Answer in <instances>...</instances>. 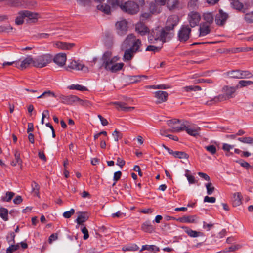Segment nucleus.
<instances>
[{"mask_svg":"<svg viewBox=\"0 0 253 253\" xmlns=\"http://www.w3.org/2000/svg\"><path fill=\"white\" fill-rule=\"evenodd\" d=\"M48 96H52L53 97H56V95L55 94V93L53 92H52L50 90H48V91H44V92H43L41 95L39 96L37 98H42L44 97H48Z\"/></svg>","mask_w":253,"mask_h":253,"instance_id":"45","label":"nucleus"},{"mask_svg":"<svg viewBox=\"0 0 253 253\" xmlns=\"http://www.w3.org/2000/svg\"><path fill=\"white\" fill-rule=\"evenodd\" d=\"M179 17L172 15L168 17L164 28L153 29L149 34L148 39L150 43H156L158 41L165 43L171 39L174 35V28L178 24Z\"/></svg>","mask_w":253,"mask_h":253,"instance_id":"1","label":"nucleus"},{"mask_svg":"<svg viewBox=\"0 0 253 253\" xmlns=\"http://www.w3.org/2000/svg\"><path fill=\"white\" fill-rule=\"evenodd\" d=\"M112 135L114 137V140L117 142L122 137V133L116 129L113 132Z\"/></svg>","mask_w":253,"mask_h":253,"instance_id":"53","label":"nucleus"},{"mask_svg":"<svg viewBox=\"0 0 253 253\" xmlns=\"http://www.w3.org/2000/svg\"><path fill=\"white\" fill-rule=\"evenodd\" d=\"M117 32L120 35L125 34L127 31V23L125 20L118 21L116 23Z\"/></svg>","mask_w":253,"mask_h":253,"instance_id":"12","label":"nucleus"},{"mask_svg":"<svg viewBox=\"0 0 253 253\" xmlns=\"http://www.w3.org/2000/svg\"><path fill=\"white\" fill-rule=\"evenodd\" d=\"M120 8L123 11L129 14H135L139 10L138 5L136 3L131 1L126 2L124 4H121Z\"/></svg>","mask_w":253,"mask_h":253,"instance_id":"5","label":"nucleus"},{"mask_svg":"<svg viewBox=\"0 0 253 253\" xmlns=\"http://www.w3.org/2000/svg\"><path fill=\"white\" fill-rule=\"evenodd\" d=\"M108 3L111 5L112 7H114L115 6H120V0H108Z\"/></svg>","mask_w":253,"mask_h":253,"instance_id":"60","label":"nucleus"},{"mask_svg":"<svg viewBox=\"0 0 253 253\" xmlns=\"http://www.w3.org/2000/svg\"><path fill=\"white\" fill-rule=\"evenodd\" d=\"M201 15L197 11H190L187 17V20L191 27H194L198 25L201 20Z\"/></svg>","mask_w":253,"mask_h":253,"instance_id":"6","label":"nucleus"},{"mask_svg":"<svg viewBox=\"0 0 253 253\" xmlns=\"http://www.w3.org/2000/svg\"><path fill=\"white\" fill-rule=\"evenodd\" d=\"M82 232L84 234L83 238L84 240H86L89 237L88 231L87 228L85 227L82 229Z\"/></svg>","mask_w":253,"mask_h":253,"instance_id":"61","label":"nucleus"},{"mask_svg":"<svg viewBox=\"0 0 253 253\" xmlns=\"http://www.w3.org/2000/svg\"><path fill=\"white\" fill-rule=\"evenodd\" d=\"M124 44L127 46L131 47L125 51L123 60L124 61H129L134 56L136 52L141 51L140 48L142 46L141 41L136 39L133 34H130L127 36L124 41Z\"/></svg>","mask_w":253,"mask_h":253,"instance_id":"2","label":"nucleus"},{"mask_svg":"<svg viewBox=\"0 0 253 253\" xmlns=\"http://www.w3.org/2000/svg\"><path fill=\"white\" fill-rule=\"evenodd\" d=\"M168 94L164 91H158L155 92V97L157 98L156 103L160 104L167 101Z\"/></svg>","mask_w":253,"mask_h":253,"instance_id":"17","label":"nucleus"},{"mask_svg":"<svg viewBox=\"0 0 253 253\" xmlns=\"http://www.w3.org/2000/svg\"><path fill=\"white\" fill-rule=\"evenodd\" d=\"M19 247V246L18 244L10 246L6 250V253H12L14 251L18 250Z\"/></svg>","mask_w":253,"mask_h":253,"instance_id":"55","label":"nucleus"},{"mask_svg":"<svg viewBox=\"0 0 253 253\" xmlns=\"http://www.w3.org/2000/svg\"><path fill=\"white\" fill-rule=\"evenodd\" d=\"M253 84V82L249 80H240L238 84L236 85V88H242L244 87L247 86L248 85H251Z\"/></svg>","mask_w":253,"mask_h":253,"instance_id":"30","label":"nucleus"},{"mask_svg":"<svg viewBox=\"0 0 253 253\" xmlns=\"http://www.w3.org/2000/svg\"><path fill=\"white\" fill-rule=\"evenodd\" d=\"M59 99L61 100V102L63 104L67 105H72L74 103L77 101L78 97L75 95H68L65 96L62 94H60L59 96Z\"/></svg>","mask_w":253,"mask_h":253,"instance_id":"14","label":"nucleus"},{"mask_svg":"<svg viewBox=\"0 0 253 253\" xmlns=\"http://www.w3.org/2000/svg\"><path fill=\"white\" fill-rule=\"evenodd\" d=\"M97 8L98 10L103 12L106 14H109L110 13V7L108 5L99 4L97 5Z\"/></svg>","mask_w":253,"mask_h":253,"instance_id":"33","label":"nucleus"},{"mask_svg":"<svg viewBox=\"0 0 253 253\" xmlns=\"http://www.w3.org/2000/svg\"><path fill=\"white\" fill-rule=\"evenodd\" d=\"M52 60L58 66L63 67L67 60L66 54L63 53L57 54L53 58H52Z\"/></svg>","mask_w":253,"mask_h":253,"instance_id":"11","label":"nucleus"},{"mask_svg":"<svg viewBox=\"0 0 253 253\" xmlns=\"http://www.w3.org/2000/svg\"><path fill=\"white\" fill-rule=\"evenodd\" d=\"M58 239V235L57 233L51 234L48 239V242L50 244H51L53 241L56 240Z\"/></svg>","mask_w":253,"mask_h":253,"instance_id":"64","label":"nucleus"},{"mask_svg":"<svg viewBox=\"0 0 253 253\" xmlns=\"http://www.w3.org/2000/svg\"><path fill=\"white\" fill-rule=\"evenodd\" d=\"M34 59L31 56H28L21 63L19 62H16V67L22 70L27 68L31 64L34 66Z\"/></svg>","mask_w":253,"mask_h":253,"instance_id":"10","label":"nucleus"},{"mask_svg":"<svg viewBox=\"0 0 253 253\" xmlns=\"http://www.w3.org/2000/svg\"><path fill=\"white\" fill-rule=\"evenodd\" d=\"M226 75L230 78L240 79V70H236L228 71L226 73Z\"/></svg>","mask_w":253,"mask_h":253,"instance_id":"28","label":"nucleus"},{"mask_svg":"<svg viewBox=\"0 0 253 253\" xmlns=\"http://www.w3.org/2000/svg\"><path fill=\"white\" fill-rule=\"evenodd\" d=\"M228 17V14L220 9L215 16V22L218 26H223Z\"/></svg>","mask_w":253,"mask_h":253,"instance_id":"9","label":"nucleus"},{"mask_svg":"<svg viewBox=\"0 0 253 253\" xmlns=\"http://www.w3.org/2000/svg\"><path fill=\"white\" fill-rule=\"evenodd\" d=\"M139 249L138 246L135 244L128 245L126 246H124L122 248V250L124 252L126 251H137Z\"/></svg>","mask_w":253,"mask_h":253,"instance_id":"31","label":"nucleus"},{"mask_svg":"<svg viewBox=\"0 0 253 253\" xmlns=\"http://www.w3.org/2000/svg\"><path fill=\"white\" fill-rule=\"evenodd\" d=\"M244 19L247 23H253V12L246 14Z\"/></svg>","mask_w":253,"mask_h":253,"instance_id":"51","label":"nucleus"},{"mask_svg":"<svg viewBox=\"0 0 253 253\" xmlns=\"http://www.w3.org/2000/svg\"><path fill=\"white\" fill-rule=\"evenodd\" d=\"M198 0H190L188 3V7L191 9H195L198 7Z\"/></svg>","mask_w":253,"mask_h":253,"instance_id":"49","label":"nucleus"},{"mask_svg":"<svg viewBox=\"0 0 253 253\" xmlns=\"http://www.w3.org/2000/svg\"><path fill=\"white\" fill-rule=\"evenodd\" d=\"M241 246L239 244L232 245L229 247L228 250L226 252H234L241 248Z\"/></svg>","mask_w":253,"mask_h":253,"instance_id":"59","label":"nucleus"},{"mask_svg":"<svg viewBox=\"0 0 253 253\" xmlns=\"http://www.w3.org/2000/svg\"><path fill=\"white\" fill-rule=\"evenodd\" d=\"M189 172V170H186V173L185 174V176L187 178V180L189 182V184H195L197 183V180L195 179V177L191 175H189L188 173Z\"/></svg>","mask_w":253,"mask_h":253,"instance_id":"46","label":"nucleus"},{"mask_svg":"<svg viewBox=\"0 0 253 253\" xmlns=\"http://www.w3.org/2000/svg\"><path fill=\"white\" fill-rule=\"evenodd\" d=\"M228 99L226 96L224 95H219L217 96H215L213 99L211 100V102H214V103H217L218 102L223 101Z\"/></svg>","mask_w":253,"mask_h":253,"instance_id":"42","label":"nucleus"},{"mask_svg":"<svg viewBox=\"0 0 253 253\" xmlns=\"http://www.w3.org/2000/svg\"><path fill=\"white\" fill-rule=\"evenodd\" d=\"M78 214L77 218L76 220L78 224L82 225L88 219V213L86 212L79 211L77 212Z\"/></svg>","mask_w":253,"mask_h":253,"instance_id":"18","label":"nucleus"},{"mask_svg":"<svg viewBox=\"0 0 253 253\" xmlns=\"http://www.w3.org/2000/svg\"><path fill=\"white\" fill-rule=\"evenodd\" d=\"M5 4L7 5L13 7H18L22 5L20 0H6Z\"/></svg>","mask_w":253,"mask_h":253,"instance_id":"29","label":"nucleus"},{"mask_svg":"<svg viewBox=\"0 0 253 253\" xmlns=\"http://www.w3.org/2000/svg\"><path fill=\"white\" fill-rule=\"evenodd\" d=\"M34 66L37 68H43L52 61V56L50 54H44L34 59Z\"/></svg>","mask_w":253,"mask_h":253,"instance_id":"4","label":"nucleus"},{"mask_svg":"<svg viewBox=\"0 0 253 253\" xmlns=\"http://www.w3.org/2000/svg\"><path fill=\"white\" fill-rule=\"evenodd\" d=\"M234 146L231 145L227 143H224L222 146V149L227 152H229L231 149L233 148Z\"/></svg>","mask_w":253,"mask_h":253,"instance_id":"63","label":"nucleus"},{"mask_svg":"<svg viewBox=\"0 0 253 253\" xmlns=\"http://www.w3.org/2000/svg\"><path fill=\"white\" fill-rule=\"evenodd\" d=\"M205 148L211 154H214L216 152V147L213 145H209L205 147Z\"/></svg>","mask_w":253,"mask_h":253,"instance_id":"54","label":"nucleus"},{"mask_svg":"<svg viewBox=\"0 0 253 253\" xmlns=\"http://www.w3.org/2000/svg\"><path fill=\"white\" fill-rule=\"evenodd\" d=\"M242 197L240 193H235L233 194L232 203L233 206H239L242 203Z\"/></svg>","mask_w":253,"mask_h":253,"instance_id":"25","label":"nucleus"},{"mask_svg":"<svg viewBox=\"0 0 253 253\" xmlns=\"http://www.w3.org/2000/svg\"><path fill=\"white\" fill-rule=\"evenodd\" d=\"M15 194L12 192H7L6 193V196L3 197L2 200L3 201L9 202L11 201L13 197L14 196Z\"/></svg>","mask_w":253,"mask_h":253,"instance_id":"50","label":"nucleus"},{"mask_svg":"<svg viewBox=\"0 0 253 253\" xmlns=\"http://www.w3.org/2000/svg\"><path fill=\"white\" fill-rule=\"evenodd\" d=\"M238 139L242 143L252 144L253 145V138L252 137H239Z\"/></svg>","mask_w":253,"mask_h":253,"instance_id":"43","label":"nucleus"},{"mask_svg":"<svg viewBox=\"0 0 253 253\" xmlns=\"http://www.w3.org/2000/svg\"><path fill=\"white\" fill-rule=\"evenodd\" d=\"M23 11H20L15 19V23L18 25H21L23 23V19L25 18Z\"/></svg>","mask_w":253,"mask_h":253,"instance_id":"37","label":"nucleus"},{"mask_svg":"<svg viewBox=\"0 0 253 253\" xmlns=\"http://www.w3.org/2000/svg\"><path fill=\"white\" fill-rule=\"evenodd\" d=\"M24 14H25V17H27L29 20H33V22L37 19V14L35 13H32L29 11H23Z\"/></svg>","mask_w":253,"mask_h":253,"instance_id":"35","label":"nucleus"},{"mask_svg":"<svg viewBox=\"0 0 253 253\" xmlns=\"http://www.w3.org/2000/svg\"><path fill=\"white\" fill-rule=\"evenodd\" d=\"M188 123L187 121H183L180 126H175L172 128L168 130V131L172 132H178L183 130H186Z\"/></svg>","mask_w":253,"mask_h":253,"instance_id":"21","label":"nucleus"},{"mask_svg":"<svg viewBox=\"0 0 253 253\" xmlns=\"http://www.w3.org/2000/svg\"><path fill=\"white\" fill-rule=\"evenodd\" d=\"M182 228L184 229L185 233H186L189 236L191 237H197L198 236L203 235V233L192 230L187 227L183 226L182 227Z\"/></svg>","mask_w":253,"mask_h":253,"instance_id":"23","label":"nucleus"},{"mask_svg":"<svg viewBox=\"0 0 253 253\" xmlns=\"http://www.w3.org/2000/svg\"><path fill=\"white\" fill-rule=\"evenodd\" d=\"M142 78L147 79V77L144 75L130 76L128 77V80L131 83H133L140 81Z\"/></svg>","mask_w":253,"mask_h":253,"instance_id":"36","label":"nucleus"},{"mask_svg":"<svg viewBox=\"0 0 253 253\" xmlns=\"http://www.w3.org/2000/svg\"><path fill=\"white\" fill-rule=\"evenodd\" d=\"M70 89H76L80 91L87 90L86 87L82 86L79 84H72L68 87Z\"/></svg>","mask_w":253,"mask_h":253,"instance_id":"47","label":"nucleus"},{"mask_svg":"<svg viewBox=\"0 0 253 253\" xmlns=\"http://www.w3.org/2000/svg\"><path fill=\"white\" fill-rule=\"evenodd\" d=\"M207 193L208 195H211L215 190V188L211 182H209L205 184Z\"/></svg>","mask_w":253,"mask_h":253,"instance_id":"39","label":"nucleus"},{"mask_svg":"<svg viewBox=\"0 0 253 253\" xmlns=\"http://www.w3.org/2000/svg\"><path fill=\"white\" fill-rule=\"evenodd\" d=\"M75 213V210L71 209L70 211H65L63 213V216L66 218H69Z\"/></svg>","mask_w":253,"mask_h":253,"instance_id":"57","label":"nucleus"},{"mask_svg":"<svg viewBox=\"0 0 253 253\" xmlns=\"http://www.w3.org/2000/svg\"><path fill=\"white\" fill-rule=\"evenodd\" d=\"M135 31L141 36H144L149 33V28L142 22H138L135 25Z\"/></svg>","mask_w":253,"mask_h":253,"instance_id":"16","label":"nucleus"},{"mask_svg":"<svg viewBox=\"0 0 253 253\" xmlns=\"http://www.w3.org/2000/svg\"><path fill=\"white\" fill-rule=\"evenodd\" d=\"M167 5L170 10L177 9L179 7V0H167Z\"/></svg>","mask_w":253,"mask_h":253,"instance_id":"24","label":"nucleus"},{"mask_svg":"<svg viewBox=\"0 0 253 253\" xmlns=\"http://www.w3.org/2000/svg\"><path fill=\"white\" fill-rule=\"evenodd\" d=\"M161 47H156L154 45H149L146 49V51H153L154 52H157L159 51Z\"/></svg>","mask_w":253,"mask_h":253,"instance_id":"56","label":"nucleus"},{"mask_svg":"<svg viewBox=\"0 0 253 253\" xmlns=\"http://www.w3.org/2000/svg\"><path fill=\"white\" fill-rule=\"evenodd\" d=\"M13 28L10 26H0V32L9 33L12 31Z\"/></svg>","mask_w":253,"mask_h":253,"instance_id":"48","label":"nucleus"},{"mask_svg":"<svg viewBox=\"0 0 253 253\" xmlns=\"http://www.w3.org/2000/svg\"><path fill=\"white\" fill-rule=\"evenodd\" d=\"M191 29L188 25H182L178 31V37L181 42H185L189 38Z\"/></svg>","mask_w":253,"mask_h":253,"instance_id":"7","label":"nucleus"},{"mask_svg":"<svg viewBox=\"0 0 253 253\" xmlns=\"http://www.w3.org/2000/svg\"><path fill=\"white\" fill-rule=\"evenodd\" d=\"M0 216L5 221L8 220V210L1 208L0 209Z\"/></svg>","mask_w":253,"mask_h":253,"instance_id":"41","label":"nucleus"},{"mask_svg":"<svg viewBox=\"0 0 253 253\" xmlns=\"http://www.w3.org/2000/svg\"><path fill=\"white\" fill-rule=\"evenodd\" d=\"M173 156L180 159H187L188 158V155L186 153L181 151H175L173 153Z\"/></svg>","mask_w":253,"mask_h":253,"instance_id":"40","label":"nucleus"},{"mask_svg":"<svg viewBox=\"0 0 253 253\" xmlns=\"http://www.w3.org/2000/svg\"><path fill=\"white\" fill-rule=\"evenodd\" d=\"M237 162L239 163L242 167L246 169H248L251 167L249 163L243 160H240L239 161H237Z\"/></svg>","mask_w":253,"mask_h":253,"instance_id":"62","label":"nucleus"},{"mask_svg":"<svg viewBox=\"0 0 253 253\" xmlns=\"http://www.w3.org/2000/svg\"><path fill=\"white\" fill-rule=\"evenodd\" d=\"M141 228L144 232L148 233H152L154 230V227L151 224V223L149 221H147L144 222L142 225Z\"/></svg>","mask_w":253,"mask_h":253,"instance_id":"26","label":"nucleus"},{"mask_svg":"<svg viewBox=\"0 0 253 253\" xmlns=\"http://www.w3.org/2000/svg\"><path fill=\"white\" fill-rule=\"evenodd\" d=\"M14 156L15 158V161H12L11 163V165L13 166H15L17 165V164H18V165H20L21 166L22 161V160L20 159V153L18 152V151H15Z\"/></svg>","mask_w":253,"mask_h":253,"instance_id":"34","label":"nucleus"},{"mask_svg":"<svg viewBox=\"0 0 253 253\" xmlns=\"http://www.w3.org/2000/svg\"><path fill=\"white\" fill-rule=\"evenodd\" d=\"M53 45L54 47L62 50H70L73 48L75 44L60 41L53 42Z\"/></svg>","mask_w":253,"mask_h":253,"instance_id":"15","label":"nucleus"},{"mask_svg":"<svg viewBox=\"0 0 253 253\" xmlns=\"http://www.w3.org/2000/svg\"><path fill=\"white\" fill-rule=\"evenodd\" d=\"M196 216H187L182 217L180 221L186 223H195L196 220Z\"/></svg>","mask_w":253,"mask_h":253,"instance_id":"32","label":"nucleus"},{"mask_svg":"<svg viewBox=\"0 0 253 253\" xmlns=\"http://www.w3.org/2000/svg\"><path fill=\"white\" fill-rule=\"evenodd\" d=\"M32 187L33 192H34L35 195L38 196L39 194L40 188L39 185L36 182H34L32 184Z\"/></svg>","mask_w":253,"mask_h":253,"instance_id":"52","label":"nucleus"},{"mask_svg":"<svg viewBox=\"0 0 253 253\" xmlns=\"http://www.w3.org/2000/svg\"><path fill=\"white\" fill-rule=\"evenodd\" d=\"M203 19L206 21V23L210 25L213 22L214 15L211 12H206L203 14Z\"/></svg>","mask_w":253,"mask_h":253,"instance_id":"27","label":"nucleus"},{"mask_svg":"<svg viewBox=\"0 0 253 253\" xmlns=\"http://www.w3.org/2000/svg\"><path fill=\"white\" fill-rule=\"evenodd\" d=\"M252 76L250 71L240 70V79L251 78Z\"/></svg>","mask_w":253,"mask_h":253,"instance_id":"44","label":"nucleus"},{"mask_svg":"<svg viewBox=\"0 0 253 253\" xmlns=\"http://www.w3.org/2000/svg\"><path fill=\"white\" fill-rule=\"evenodd\" d=\"M200 131V128L197 125L188 123L186 131L189 135L196 137L199 135Z\"/></svg>","mask_w":253,"mask_h":253,"instance_id":"13","label":"nucleus"},{"mask_svg":"<svg viewBox=\"0 0 253 253\" xmlns=\"http://www.w3.org/2000/svg\"><path fill=\"white\" fill-rule=\"evenodd\" d=\"M231 4L233 8L238 10H241L244 7L242 3L240 2L238 0H234L231 3Z\"/></svg>","mask_w":253,"mask_h":253,"instance_id":"38","label":"nucleus"},{"mask_svg":"<svg viewBox=\"0 0 253 253\" xmlns=\"http://www.w3.org/2000/svg\"><path fill=\"white\" fill-rule=\"evenodd\" d=\"M118 59L119 58L117 56L112 57V52L107 51L104 53L101 59L102 62V67L112 73L120 71L124 64L123 63H116Z\"/></svg>","mask_w":253,"mask_h":253,"instance_id":"3","label":"nucleus"},{"mask_svg":"<svg viewBox=\"0 0 253 253\" xmlns=\"http://www.w3.org/2000/svg\"><path fill=\"white\" fill-rule=\"evenodd\" d=\"M112 104L118 106L121 109L125 112H130L134 109V107H128L126 103L122 102H113L111 103Z\"/></svg>","mask_w":253,"mask_h":253,"instance_id":"22","label":"nucleus"},{"mask_svg":"<svg viewBox=\"0 0 253 253\" xmlns=\"http://www.w3.org/2000/svg\"><path fill=\"white\" fill-rule=\"evenodd\" d=\"M216 198L214 197H209L206 196L204 197V202L214 203L215 202Z\"/></svg>","mask_w":253,"mask_h":253,"instance_id":"58","label":"nucleus"},{"mask_svg":"<svg viewBox=\"0 0 253 253\" xmlns=\"http://www.w3.org/2000/svg\"><path fill=\"white\" fill-rule=\"evenodd\" d=\"M69 69L78 71L81 70L85 73H87L89 71L88 67L78 61L75 60L71 61L66 68L67 71L69 70Z\"/></svg>","mask_w":253,"mask_h":253,"instance_id":"8","label":"nucleus"},{"mask_svg":"<svg viewBox=\"0 0 253 253\" xmlns=\"http://www.w3.org/2000/svg\"><path fill=\"white\" fill-rule=\"evenodd\" d=\"M199 30L200 32L199 36H205L210 32V25L207 23H202L200 26Z\"/></svg>","mask_w":253,"mask_h":253,"instance_id":"20","label":"nucleus"},{"mask_svg":"<svg viewBox=\"0 0 253 253\" xmlns=\"http://www.w3.org/2000/svg\"><path fill=\"white\" fill-rule=\"evenodd\" d=\"M237 89L236 86L235 87L226 86L223 88V90L225 92V95L228 99L234 97V93Z\"/></svg>","mask_w":253,"mask_h":253,"instance_id":"19","label":"nucleus"}]
</instances>
